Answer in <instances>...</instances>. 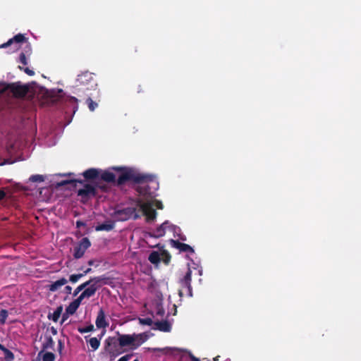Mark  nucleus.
Instances as JSON below:
<instances>
[{
    "label": "nucleus",
    "mask_w": 361,
    "mask_h": 361,
    "mask_svg": "<svg viewBox=\"0 0 361 361\" xmlns=\"http://www.w3.org/2000/svg\"><path fill=\"white\" fill-rule=\"evenodd\" d=\"M113 170L120 172L117 180L114 173L109 171H104L99 175V178L106 183H115L118 186L124 185L128 181H132L137 184H145L144 186H137V192L143 196L153 197L156 196V191L159 188V183L153 175L141 173L134 169L127 166H115Z\"/></svg>",
    "instance_id": "1"
},
{
    "label": "nucleus",
    "mask_w": 361,
    "mask_h": 361,
    "mask_svg": "<svg viewBox=\"0 0 361 361\" xmlns=\"http://www.w3.org/2000/svg\"><path fill=\"white\" fill-rule=\"evenodd\" d=\"M30 86L20 82L6 83L1 82V95L6 91L16 98H23L30 92Z\"/></svg>",
    "instance_id": "2"
},
{
    "label": "nucleus",
    "mask_w": 361,
    "mask_h": 361,
    "mask_svg": "<svg viewBox=\"0 0 361 361\" xmlns=\"http://www.w3.org/2000/svg\"><path fill=\"white\" fill-rule=\"evenodd\" d=\"M118 344L121 347L131 346L132 349L139 347L145 340L141 334H119Z\"/></svg>",
    "instance_id": "3"
},
{
    "label": "nucleus",
    "mask_w": 361,
    "mask_h": 361,
    "mask_svg": "<svg viewBox=\"0 0 361 361\" xmlns=\"http://www.w3.org/2000/svg\"><path fill=\"white\" fill-rule=\"evenodd\" d=\"M77 86H84L87 90L94 88L97 84L92 73L85 71L78 75L76 79Z\"/></svg>",
    "instance_id": "4"
},
{
    "label": "nucleus",
    "mask_w": 361,
    "mask_h": 361,
    "mask_svg": "<svg viewBox=\"0 0 361 361\" xmlns=\"http://www.w3.org/2000/svg\"><path fill=\"white\" fill-rule=\"evenodd\" d=\"M192 281V271L190 268H188L184 276L180 279V284L181 289L179 290V295L181 297L184 293L190 297L192 296V288L191 286Z\"/></svg>",
    "instance_id": "5"
},
{
    "label": "nucleus",
    "mask_w": 361,
    "mask_h": 361,
    "mask_svg": "<svg viewBox=\"0 0 361 361\" xmlns=\"http://www.w3.org/2000/svg\"><path fill=\"white\" fill-rule=\"evenodd\" d=\"M104 279L105 277L104 276L90 278L89 281H92V283L87 286L82 293L87 297V298L94 296L97 290L101 287L99 283Z\"/></svg>",
    "instance_id": "6"
},
{
    "label": "nucleus",
    "mask_w": 361,
    "mask_h": 361,
    "mask_svg": "<svg viewBox=\"0 0 361 361\" xmlns=\"http://www.w3.org/2000/svg\"><path fill=\"white\" fill-rule=\"evenodd\" d=\"M115 340V338L109 337L105 341V350L108 353L111 361L122 353L117 348L116 343H113Z\"/></svg>",
    "instance_id": "7"
},
{
    "label": "nucleus",
    "mask_w": 361,
    "mask_h": 361,
    "mask_svg": "<svg viewBox=\"0 0 361 361\" xmlns=\"http://www.w3.org/2000/svg\"><path fill=\"white\" fill-rule=\"evenodd\" d=\"M91 246V242L89 238L85 237L74 247L73 257L75 259L81 258L85 251Z\"/></svg>",
    "instance_id": "8"
},
{
    "label": "nucleus",
    "mask_w": 361,
    "mask_h": 361,
    "mask_svg": "<svg viewBox=\"0 0 361 361\" xmlns=\"http://www.w3.org/2000/svg\"><path fill=\"white\" fill-rule=\"evenodd\" d=\"M77 194L82 200H87L90 197H94L97 195L96 187L88 183L84 184L83 188L79 189Z\"/></svg>",
    "instance_id": "9"
},
{
    "label": "nucleus",
    "mask_w": 361,
    "mask_h": 361,
    "mask_svg": "<svg viewBox=\"0 0 361 361\" xmlns=\"http://www.w3.org/2000/svg\"><path fill=\"white\" fill-rule=\"evenodd\" d=\"M141 209L147 221H152L156 219L157 211L153 207V205L149 202H145L141 204Z\"/></svg>",
    "instance_id": "10"
},
{
    "label": "nucleus",
    "mask_w": 361,
    "mask_h": 361,
    "mask_svg": "<svg viewBox=\"0 0 361 361\" xmlns=\"http://www.w3.org/2000/svg\"><path fill=\"white\" fill-rule=\"evenodd\" d=\"M26 40L25 37L22 34H18L13 38L8 39L6 42L1 44V48H6L13 46V50L18 49V44L23 42Z\"/></svg>",
    "instance_id": "11"
},
{
    "label": "nucleus",
    "mask_w": 361,
    "mask_h": 361,
    "mask_svg": "<svg viewBox=\"0 0 361 361\" xmlns=\"http://www.w3.org/2000/svg\"><path fill=\"white\" fill-rule=\"evenodd\" d=\"M169 221H165L163 224H161L159 227H157L152 233H150V235L152 237L159 238L162 236H164L166 233V229L169 227H173V225H169Z\"/></svg>",
    "instance_id": "12"
},
{
    "label": "nucleus",
    "mask_w": 361,
    "mask_h": 361,
    "mask_svg": "<svg viewBox=\"0 0 361 361\" xmlns=\"http://www.w3.org/2000/svg\"><path fill=\"white\" fill-rule=\"evenodd\" d=\"M101 170L94 168H90L82 173L85 180H96L99 178Z\"/></svg>",
    "instance_id": "13"
},
{
    "label": "nucleus",
    "mask_w": 361,
    "mask_h": 361,
    "mask_svg": "<svg viewBox=\"0 0 361 361\" xmlns=\"http://www.w3.org/2000/svg\"><path fill=\"white\" fill-rule=\"evenodd\" d=\"M95 324L98 329H105L109 326V323L106 321L104 311L102 308L99 309L97 313Z\"/></svg>",
    "instance_id": "14"
},
{
    "label": "nucleus",
    "mask_w": 361,
    "mask_h": 361,
    "mask_svg": "<svg viewBox=\"0 0 361 361\" xmlns=\"http://www.w3.org/2000/svg\"><path fill=\"white\" fill-rule=\"evenodd\" d=\"M152 329H157L163 332H170L171 330V325L167 320L157 321L154 322Z\"/></svg>",
    "instance_id": "15"
},
{
    "label": "nucleus",
    "mask_w": 361,
    "mask_h": 361,
    "mask_svg": "<svg viewBox=\"0 0 361 361\" xmlns=\"http://www.w3.org/2000/svg\"><path fill=\"white\" fill-rule=\"evenodd\" d=\"M171 244L180 252L194 253V249L189 245L171 239Z\"/></svg>",
    "instance_id": "16"
},
{
    "label": "nucleus",
    "mask_w": 361,
    "mask_h": 361,
    "mask_svg": "<svg viewBox=\"0 0 361 361\" xmlns=\"http://www.w3.org/2000/svg\"><path fill=\"white\" fill-rule=\"evenodd\" d=\"M67 283L68 280L66 278H61L49 285L47 288L51 292H55L58 290L61 286L66 285Z\"/></svg>",
    "instance_id": "17"
},
{
    "label": "nucleus",
    "mask_w": 361,
    "mask_h": 361,
    "mask_svg": "<svg viewBox=\"0 0 361 361\" xmlns=\"http://www.w3.org/2000/svg\"><path fill=\"white\" fill-rule=\"evenodd\" d=\"M115 227V223L113 221H106L103 224H99L95 227L97 231H110Z\"/></svg>",
    "instance_id": "18"
},
{
    "label": "nucleus",
    "mask_w": 361,
    "mask_h": 361,
    "mask_svg": "<svg viewBox=\"0 0 361 361\" xmlns=\"http://www.w3.org/2000/svg\"><path fill=\"white\" fill-rule=\"evenodd\" d=\"M31 53V47L30 44H27L25 47V52H21L19 56V62L24 66L27 64V56L30 55Z\"/></svg>",
    "instance_id": "19"
},
{
    "label": "nucleus",
    "mask_w": 361,
    "mask_h": 361,
    "mask_svg": "<svg viewBox=\"0 0 361 361\" xmlns=\"http://www.w3.org/2000/svg\"><path fill=\"white\" fill-rule=\"evenodd\" d=\"M103 334H104V333L102 334V335L100 336V337L99 338H97V337H92V338H90L89 340H87L88 336H85L86 341L90 344L92 350H96L99 348V347L100 345V340H101Z\"/></svg>",
    "instance_id": "20"
},
{
    "label": "nucleus",
    "mask_w": 361,
    "mask_h": 361,
    "mask_svg": "<svg viewBox=\"0 0 361 361\" xmlns=\"http://www.w3.org/2000/svg\"><path fill=\"white\" fill-rule=\"evenodd\" d=\"M118 213L126 214V217L125 218V219L130 218L133 214H134L133 218L135 219H136L139 217V216L135 212V208L128 207L123 210L118 211Z\"/></svg>",
    "instance_id": "21"
},
{
    "label": "nucleus",
    "mask_w": 361,
    "mask_h": 361,
    "mask_svg": "<svg viewBox=\"0 0 361 361\" xmlns=\"http://www.w3.org/2000/svg\"><path fill=\"white\" fill-rule=\"evenodd\" d=\"M1 353H3V358L5 361H13L15 358L13 353L1 345Z\"/></svg>",
    "instance_id": "22"
},
{
    "label": "nucleus",
    "mask_w": 361,
    "mask_h": 361,
    "mask_svg": "<svg viewBox=\"0 0 361 361\" xmlns=\"http://www.w3.org/2000/svg\"><path fill=\"white\" fill-rule=\"evenodd\" d=\"M156 315L159 316L161 317H164L165 314V310L163 307L162 300H157L154 302Z\"/></svg>",
    "instance_id": "23"
},
{
    "label": "nucleus",
    "mask_w": 361,
    "mask_h": 361,
    "mask_svg": "<svg viewBox=\"0 0 361 361\" xmlns=\"http://www.w3.org/2000/svg\"><path fill=\"white\" fill-rule=\"evenodd\" d=\"M148 260L152 264H157L158 263H159L160 255H159V252L157 251L152 252L148 257Z\"/></svg>",
    "instance_id": "24"
},
{
    "label": "nucleus",
    "mask_w": 361,
    "mask_h": 361,
    "mask_svg": "<svg viewBox=\"0 0 361 361\" xmlns=\"http://www.w3.org/2000/svg\"><path fill=\"white\" fill-rule=\"evenodd\" d=\"M54 345V342L50 336H45V341L42 344V349H52Z\"/></svg>",
    "instance_id": "25"
},
{
    "label": "nucleus",
    "mask_w": 361,
    "mask_h": 361,
    "mask_svg": "<svg viewBox=\"0 0 361 361\" xmlns=\"http://www.w3.org/2000/svg\"><path fill=\"white\" fill-rule=\"evenodd\" d=\"M78 307L79 305L74 300L72 301L66 309V314H75Z\"/></svg>",
    "instance_id": "26"
},
{
    "label": "nucleus",
    "mask_w": 361,
    "mask_h": 361,
    "mask_svg": "<svg viewBox=\"0 0 361 361\" xmlns=\"http://www.w3.org/2000/svg\"><path fill=\"white\" fill-rule=\"evenodd\" d=\"M77 183H79L80 184H84V180H78V179L62 180V181L58 183L57 185L59 186H64L67 184H73L74 186H75Z\"/></svg>",
    "instance_id": "27"
},
{
    "label": "nucleus",
    "mask_w": 361,
    "mask_h": 361,
    "mask_svg": "<svg viewBox=\"0 0 361 361\" xmlns=\"http://www.w3.org/2000/svg\"><path fill=\"white\" fill-rule=\"evenodd\" d=\"M92 283V281H87L82 284L79 285L73 291V295L76 296L78 294L82 291L84 290V289Z\"/></svg>",
    "instance_id": "28"
},
{
    "label": "nucleus",
    "mask_w": 361,
    "mask_h": 361,
    "mask_svg": "<svg viewBox=\"0 0 361 361\" xmlns=\"http://www.w3.org/2000/svg\"><path fill=\"white\" fill-rule=\"evenodd\" d=\"M63 311V307L61 305L59 306L54 312L51 319L54 322H57L61 314V312Z\"/></svg>",
    "instance_id": "29"
},
{
    "label": "nucleus",
    "mask_w": 361,
    "mask_h": 361,
    "mask_svg": "<svg viewBox=\"0 0 361 361\" xmlns=\"http://www.w3.org/2000/svg\"><path fill=\"white\" fill-rule=\"evenodd\" d=\"M94 329V325L92 324H90V325H88L85 327H78V331L81 334L90 332V331H92Z\"/></svg>",
    "instance_id": "30"
},
{
    "label": "nucleus",
    "mask_w": 361,
    "mask_h": 361,
    "mask_svg": "<svg viewBox=\"0 0 361 361\" xmlns=\"http://www.w3.org/2000/svg\"><path fill=\"white\" fill-rule=\"evenodd\" d=\"M28 180H30L31 182L33 183H40L44 180V178L42 175H32L29 178Z\"/></svg>",
    "instance_id": "31"
},
{
    "label": "nucleus",
    "mask_w": 361,
    "mask_h": 361,
    "mask_svg": "<svg viewBox=\"0 0 361 361\" xmlns=\"http://www.w3.org/2000/svg\"><path fill=\"white\" fill-rule=\"evenodd\" d=\"M139 322H140V324H141L142 325H147V326H152V325L154 326V323L152 321V319L150 317L142 318V319L140 318Z\"/></svg>",
    "instance_id": "32"
},
{
    "label": "nucleus",
    "mask_w": 361,
    "mask_h": 361,
    "mask_svg": "<svg viewBox=\"0 0 361 361\" xmlns=\"http://www.w3.org/2000/svg\"><path fill=\"white\" fill-rule=\"evenodd\" d=\"M55 355L53 353H45L42 357V361H54Z\"/></svg>",
    "instance_id": "33"
},
{
    "label": "nucleus",
    "mask_w": 361,
    "mask_h": 361,
    "mask_svg": "<svg viewBox=\"0 0 361 361\" xmlns=\"http://www.w3.org/2000/svg\"><path fill=\"white\" fill-rule=\"evenodd\" d=\"M88 108L91 111H94V109L97 107L98 104L97 102H94L91 98H87L86 101Z\"/></svg>",
    "instance_id": "34"
},
{
    "label": "nucleus",
    "mask_w": 361,
    "mask_h": 361,
    "mask_svg": "<svg viewBox=\"0 0 361 361\" xmlns=\"http://www.w3.org/2000/svg\"><path fill=\"white\" fill-rule=\"evenodd\" d=\"M82 277H83V274H81V273L77 274H72L69 277V281L71 283H75Z\"/></svg>",
    "instance_id": "35"
},
{
    "label": "nucleus",
    "mask_w": 361,
    "mask_h": 361,
    "mask_svg": "<svg viewBox=\"0 0 361 361\" xmlns=\"http://www.w3.org/2000/svg\"><path fill=\"white\" fill-rule=\"evenodd\" d=\"M85 298H87V297L85 295H84V294L82 293H81V294L76 299H75L74 301L80 306L82 301Z\"/></svg>",
    "instance_id": "36"
},
{
    "label": "nucleus",
    "mask_w": 361,
    "mask_h": 361,
    "mask_svg": "<svg viewBox=\"0 0 361 361\" xmlns=\"http://www.w3.org/2000/svg\"><path fill=\"white\" fill-rule=\"evenodd\" d=\"M19 68L20 70H23L25 71V73H27L28 75H33L35 74V72L32 69H30L29 68L26 67L25 68H23V67L20 66H19Z\"/></svg>",
    "instance_id": "37"
},
{
    "label": "nucleus",
    "mask_w": 361,
    "mask_h": 361,
    "mask_svg": "<svg viewBox=\"0 0 361 361\" xmlns=\"http://www.w3.org/2000/svg\"><path fill=\"white\" fill-rule=\"evenodd\" d=\"M8 317L7 310L1 309V324L5 322L6 317Z\"/></svg>",
    "instance_id": "38"
},
{
    "label": "nucleus",
    "mask_w": 361,
    "mask_h": 361,
    "mask_svg": "<svg viewBox=\"0 0 361 361\" xmlns=\"http://www.w3.org/2000/svg\"><path fill=\"white\" fill-rule=\"evenodd\" d=\"M133 357V354L126 355L118 360V361H128Z\"/></svg>",
    "instance_id": "39"
},
{
    "label": "nucleus",
    "mask_w": 361,
    "mask_h": 361,
    "mask_svg": "<svg viewBox=\"0 0 361 361\" xmlns=\"http://www.w3.org/2000/svg\"><path fill=\"white\" fill-rule=\"evenodd\" d=\"M154 203H155V206L157 209H163V204L161 201L155 200Z\"/></svg>",
    "instance_id": "40"
},
{
    "label": "nucleus",
    "mask_w": 361,
    "mask_h": 361,
    "mask_svg": "<svg viewBox=\"0 0 361 361\" xmlns=\"http://www.w3.org/2000/svg\"><path fill=\"white\" fill-rule=\"evenodd\" d=\"M86 224L82 221H76V227L80 228L81 226H85Z\"/></svg>",
    "instance_id": "41"
},
{
    "label": "nucleus",
    "mask_w": 361,
    "mask_h": 361,
    "mask_svg": "<svg viewBox=\"0 0 361 361\" xmlns=\"http://www.w3.org/2000/svg\"><path fill=\"white\" fill-rule=\"evenodd\" d=\"M189 357L192 361H201L199 358L196 357L193 354L189 353Z\"/></svg>",
    "instance_id": "42"
},
{
    "label": "nucleus",
    "mask_w": 361,
    "mask_h": 361,
    "mask_svg": "<svg viewBox=\"0 0 361 361\" xmlns=\"http://www.w3.org/2000/svg\"><path fill=\"white\" fill-rule=\"evenodd\" d=\"M64 290H65L66 293L71 294V290H72V288L70 286H66L65 287Z\"/></svg>",
    "instance_id": "43"
},
{
    "label": "nucleus",
    "mask_w": 361,
    "mask_h": 361,
    "mask_svg": "<svg viewBox=\"0 0 361 361\" xmlns=\"http://www.w3.org/2000/svg\"><path fill=\"white\" fill-rule=\"evenodd\" d=\"M94 186L96 187V188H99L103 191H106V188H107V187L106 185H99L98 183Z\"/></svg>",
    "instance_id": "44"
},
{
    "label": "nucleus",
    "mask_w": 361,
    "mask_h": 361,
    "mask_svg": "<svg viewBox=\"0 0 361 361\" xmlns=\"http://www.w3.org/2000/svg\"><path fill=\"white\" fill-rule=\"evenodd\" d=\"M91 271H92V269L91 268H87L82 273H81V274H83V276H85V275H87V274L90 273Z\"/></svg>",
    "instance_id": "45"
},
{
    "label": "nucleus",
    "mask_w": 361,
    "mask_h": 361,
    "mask_svg": "<svg viewBox=\"0 0 361 361\" xmlns=\"http://www.w3.org/2000/svg\"><path fill=\"white\" fill-rule=\"evenodd\" d=\"M69 314L64 313L62 317V322H63L68 317Z\"/></svg>",
    "instance_id": "46"
},
{
    "label": "nucleus",
    "mask_w": 361,
    "mask_h": 361,
    "mask_svg": "<svg viewBox=\"0 0 361 361\" xmlns=\"http://www.w3.org/2000/svg\"><path fill=\"white\" fill-rule=\"evenodd\" d=\"M1 200L4 199L6 195V192L4 191V188H1Z\"/></svg>",
    "instance_id": "47"
},
{
    "label": "nucleus",
    "mask_w": 361,
    "mask_h": 361,
    "mask_svg": "<svg viewBox=\"0 0 361 361\" xmlns=\"http://www.w3.org/2000/svg\"><path fill=\"white\" fill-rule=\"evenodd\" d=\"M70 101L72 102H74V103H77L78 99L75 97H71L70 98Z\"/></svg>",
    "instance_id": "48"
},
{
    "label": "nucleus",
    "mask_w": 361,
    "mask_h": 361,
    "mask_svg": "<svg viewBox=\"0 0 361 361\" xmlns=\"http://www.w3.org/2000/svg\"><path fill=\"white\" fill-rule=\"evenodd\" d=\"M51 332L53 333V334H57V331L55 328L54 327H51Z\"/></svg>",
    "instance_id": "49"
},
{
    "label": "nucleus",
    "mask_w": 361,
    "mask_h": 361,
    "mask_svg": "<svg viewBox=\"0 0 361 361\" xmlns=\"http://www.w3.org/2000/svg\"><path fill=\"white\" fill-rule=\"evenodd\" d=\"M151 350L153 351V352H156V351H161L162 349H160V348H152Z\"/></svg>",
    "instance_id": "50"
},
{
    "label": "nucleus",
    "mask_w": 361,
    "mask_h": 361,
    "mask_svg": "<svg viewBox=\"0 0 361 361\" xmlns=\"http://www.w3.org/2000/svg\"><path fill=\"white\" fill-rule=\"evenodd\" d=\"M8 163L9 162L7 160L4 159V161H1V165L3 166V165L8 164Z\"/></svg>",
    "instance_id": "51"
},
{
    "label": "nucleus",
    "mask_w": 361,
    "mask_h": 361,
    "mask_svg": "<svg viewBox=\"0 0 361 361\" xmlns=\"http://www.w3.org/2000/svg\"><path fill=\"white\" fill-rule=\"evenodd\" d=\"M87 264L90 265V266H92L94 264V261L92 259L88 261Z\"/></svg>",
    "instance_id": "52"
},
{
    "label": "nucleus",
    "mask_w": 361,
    "mask_h": 361,
    "mask_svg": "<svg viewBox=\"0 0 361 361\" xmlns=\"http://www.w3.org/2000/svg\"><path fill=\"white\" fill-rule=\"evenodd\" d=\"M219 355H218V356H216V357H215L214 358V361H217V360H219Z\"/></svg>",
    "instance_id": "53"
},
{
    "label": "nucleus",
    "mask_w": 361,
    "mask_h": 361,
    "mask_svg": "<svg viewBox=\"0 0 361 361\" xmlns=\"http://www.w3.org/2000/svg\"><path fill=\"white\" fill-rule=\"evenodd\" d=\"M202 361H209L207 358H203Z\"/></svg>",
    "instance_id": "54"
},
{
    "label": "nucleus",
    "mask_w": 361,
    "mask_h": 361,
    "mask_svg": "<svg viewBox=\"0 0 361 361\" xmlns=\"http://www.w3.org/2000/svg\"><path fill=\"white\" fill-rule=\"evenodd\" d=\"M59 345H60V347H61V345H62V343H61V341H59Z\"/></svg>",
    "instance_id": "55"
}]
</instances>
